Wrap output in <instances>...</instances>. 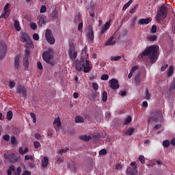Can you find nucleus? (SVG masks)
Returning a JSON list of instances; mask_svg holds the SVG:
<instances>
[{
    "label": "nucleus",
    "instance_id": "obj_22",
    "mask_svg": "<svg viewBox=\"0 0 175 175\" xmlns=\"http://www.w3.org/2000/svg\"><path fill=\"white\" fill-rule=\"evenodd\" d=\"M135 83L137 85H140V83H142V79H140V74L138 73L135 76Z\"/></svg>",
    "mask_w": 175,
    "mask_h": 175
},
{
    "label": "nucleus",
    "instance_id": "obj_58",
    "mask_svg": "<svg viewBox=\"0 0 175 175\" xmlns=\"http://www.w3.org/2000/svg\"><path fill=\"white\" fill-rule=\"evenodd\" d=\"M167 66H169L168 64H165V65L161 66V72H165V70H166V69H167Z\"/></svg>",
    "mask_w": 175,
    "mask_h": 175
},
{
    "label": "nucleus",
    "instance_id": "obj_35",
    "mask_svg": "<svg viewBox=\"0 0 175 175\" xmlns=\"http://www.w3.org/2000/svg\"><path fill=\"white\" fill-rule=\"evenodd\" d=\"M23 172V170L21 169V167H18L16 170L14 171V174L15 175H20L21 174V172Z\"/></svg>",
    "mask_w": 175,
    "mask_h": 175
},
{
    "label": "nucleus",
    "instance_id": "obj_17",
    "mask_svg": "<svg viewBox=\"0 0 175 175\" xmlns=\"http://www.w3.org/2000/svg\"><path fill=\"white\" fill-rule=\"evenodd\" d=\"M137 167H129L126 170V172L128 175H136V173H137V170H136Z\"/></svg>",
    "mask_w": 175,
    "mask_h": 175
},
{
    "label": "nucleus",
    "instance_id": "obj_32",
    "mask_svg": "<svg viewBox=\"0 0 175 175\" xmlns=\"http://www.w3.org/2000/svg\"><path fill=\"white\" fill-rule=\"evenodd\" d=\"M102 100H103V102H107V92L104 91L103 92Z\"/></svg>",
    "mask_w": 175,
    "mask_h": 175
},
{
    "label": "nucleus",
    "instance_id": "obj_64",
    "mask_svg": "<svg viewBox=\"0 0 175 175\" xmlns=\"http://www.w3.org/2000/svg\"><path fill=\"white\" fill-rule=\"evenodd\" d=\"M22 175H31V172L26 170L22 174Z\"/></svg>",
    "mask_w": 175,
    "mask_h": 175
},
{
    "label": "nucleus",
    "instance_id": "obj_29",
    "mask_svg": "<svg viewBox=\"0 0 175 175\" xmlns=\"http://www.w3.org/2000/svg\"><path fill=\"white\" fill-rule=\"evenodd\" d=\"M12 118H13V112L12 111H9L7 112V120L8 121H12Z\"/></svg>",
    "mask_w": 175,
    "mask_h": 175
},
{
    "label": "nucleus",
    "instance_id": "obj_28",
    "mask_svg": "<svg viewBox=\"0 0 175 175\" xmlns=\"http://www.w3.org/2000/svg\"><path fill=\"white\" fill-rule=\"evenodd\" d=\"M75 122H77L78 124L84 122V118H83V117H81V116H76Z\"/></svg>",
    "mask_w": 175,
    "mask_h": 175
},
{
    "label": "nucleus",
    "instance_id": "obj_24",
    "mask_svg": "<svg viewBox=\"0 0 175 175\" xmlns=\"http://www.w3.org/2000/svg\"><path fill=\"white\" fill-rule=\"evenodd\" d=\"M14 27L16 31H21V27H20V23H18V21H14Z\"/></svg>",
    "mask_w": 175,
    "mask_h": 175
},
{
    "label": "nucleus",
    "instance_id": "obj_34",
    "mask_svg": "<svg viewBox=\"0 0 175 175\" xmlns=\"http://www.w3.org/2000/svg\"><path fill=\"white\" fill-rule=\"evenodd\" d=\"M157 38L158 37L155 35L149 36H148V40H149L150 42H154V40L157 39Z\"/></svg>",
    "mask_w": 175,
    "mask_h": 175
},
{
    "label": "nucleus",
    "instance_id": "obj_10",
    "mask_svg": "<svg viewBox=\"0 0 175 175\" xmlns=\"http://www.w3.org/2000/svg\"><path fill=\"white\" fill-rule=\"evenodd\" d=\"M68 54L70 59H76L77 57V51H76L75 45L70 44L69 49H68Z\"/></svg>",
    "mask_w": 175,
    "mask_h": 175
},
{
    "label": "nucleus",
    "instance_id": "obj_4",
    "mask_svg": "<svg viewBox=\"0 0 175 175\" xmlns=\"http://www.w3.org/2000/svg\"><path fill=\"white\" fill-rule=\"evenodd\" d=\"M21 42H23V43H25V46L27 49H33V43H32V40H31V38H29V36L28 33L22 31L21 32Z\"/></svg>",
    "mask_w": 175,
    "mask_h": 175
},
{
    "label": "nucleus",
    "instance_id": "obj_48",
    "mask_svg": "<svg viewBox=\"0 0 175 175\" xmlns=\"http://www.w3.org/2000/svg\"><path fill=\"white\" fill-rule=\"evenodd\" d=\"M106 154H107V150H106L105 149H102L99 151L100 155H106Z\"/></svg>",
    "mask_w": 175,
    "mask_h": 175
},
{
    "label": "nucleus",
    "instance_id": "obj_6",
    "mask_svg": "<svg viewBox=\"0 0 175 175\" xmlns=\"http://www.w3.org/2000/svg\"><path fill=\"white\" fill-rule=\"evenodd\" d=\"M4 158L5 159H8L10 162L12 163H15V162H17L18 161V158H20V156L16 153H5L4 154Z\"/></svg>",
    "mask_w": 175,
    "mask_h": 175
},
{
    "label": "nucleus",
    "instance_id": "obj_11",
    "mask_svg": "<svg viewBox=\"0 0 175 175\" xmlns=\"http://www.w3.org/2000/svg\"><path fill=\"white\" fill-rule=\"evenodd\" d=\"M16 90V94H21L24 98L27 96V88H25V87L21 85H18Z\"/></svg>",
    "mask_w": 175,
    "mask_h": 175
},
{
    "label": "nucleus",
    "instance_id": "obj_2",
    "mask_svg": "<svg viewBox=\"0 0 175 175\" xmlns=\"http://www.w3.org/2000/svg\"><path fill=\"white\" fill-rule=\"evenodd\" d=\"M159 46H150L140 54L141 58H144V57L148 55L151 64H155L158 60V57H159Z\"/></svg>",
    "mask_w": 175,
    "mask_h": 175
},
{
    "label": "nucleus",
    "instance_id": "obj_18",
    "mask_svg": "<svg viewBox=\"0 0 175 175\" xmlns=\"http://www.w3.org/2000/svg\"><path fill=\"white\" fill-rule=\"evenodd\" d=\"M116 43V42L114 40V37L111 36L109 39H108V40L106 41L105 46H114Z\"/></svg>",
    "mask_w": 175,
    "mask_h": 175
},
{
    "label": "nucleus",
    "instance_id": "obj_3",
    "mask_svg": "<svg viewBox=\"0 0 175 175\" xmlns=\"http://www.w3.org/2000/svg\"><path fill=\"white\" fill-rule=\"evenodd\" d=\"M162 120V111H156L150 113V116L148 118V124H154V122H161Z\"/></svg>",
    "mask_w": 175,
    "mask_h": 175
},
{
    "label": "nucleus",
    "instance_id": "obj_60",
    "mask_svg": "<svg viewBox=\"0 0 175 175\" xmlns=\"http://www.w3.org/2000/svg\"><path fill=\"white\" fill-rule=\"evenodd\" d=\"M33 39L34 40H39V35L38 33H34L33 35Z\"/></svg>",
    "mask_w": 175,
    "mask_h": 175
},
{
    "label": "nucleus",
    "instance_id": "obj_9",
    "mask_svg": "<svg viewBox=\"0 0 175 175\" xmlns=\"http://www.w3.org/2000/svg\"><path fill=\"white\" fill-rule=\"evenodd\" d=\"M45 38L49 44H54V43H55V39L53 36V33L51 32V30L49 29L46 30Z\"/></svg>",
    "mask_w": 175,
    "mask_h": 175
},
{
    "label": "nucleus",
    "instance_id": "obj_41",
    "mask_svg": "<svg viewBox=\"0 0 175 175\" xmlns=\"http://www.w3.org/2000/svg\"><path fill=\"white\" fill-rule=\"evenodd\" d=\"M92 87L94 91H98V90H99V85H98V83L95 82L92 83Z\"/></svg>",
    "mask_w": 175,
    "mask_h": 175
},
{
    "label": "nucleus",
    "instance_id": "obj_52",
    "mask_svg": "<svg viewBox=\"0 0 175 175\" xmlns=\"http://www.w3.org/2000/svg\"><path fill=\"white\" fill-rule=\"evenodd\" d=\"M46 10V5H42L40 10V13H45Z\"/></svg>",
    "mask_w": 175,
    "mask_h": 175
},
{
    "label": "nucleus",
    "instance_id": "obj_47",
    "mask_svg": "<svg viewBox=\"0 0 175 175\" xmlns=\"http://www.w3.org/2000/svg\"><path fill=\"white\" fill-rule=\"evenodd\" d=\"M30 116H31V118L33 119V124H35V122H36V116H35L34 113H31Z\"/></svg>",
    "mask_w": 175,
    "mask_h": 175
},
{
    "label": "nucleus",
    "instance_id": "obj_63",
    "mask_svg": "<svg viewBox=\"0 0 175 175\" xmlns=\"http://www.w3.org/2000/svg\"><path fill=\"white\" fill-rule=\"evenodd\" d=\"M8 170H11L12 172H15L16 167H14V165H11L9 167Z\"/></svg>",
    "mask_w": 175,
    "mask_h": 175
},
{
    "label": "nucleus",
    "instance_id": "obj_54",
    "mask_svg": "<svg viewBox=\"0 0 175 175\" xmlns=\"http://www.w3.org/2000/svg\"><path fill=\"white\" fill-rule=\"evenodd\" d=\"M34 137H36V139L37 140H40V139H42V136H40V134L37 133L34 135Z\"/></svg>",
    "mask_w": 175,
    "mask_h": 175
},
{
    "label": "nucleus",
    "instance_id": "obj_19",
    "mask_svg": "<svg viewBox=\"0 0 175 175\" xmlns=\"http://www.w3.org/2000/svg\"><path fill=\"white\" fill-rule=\"evenodd\" d=\"M151 23V18H141L139 21V24L140 25H144V24H150Z\"/></svg>",
    "mask_w": 175,
    "mask_h": 175
},
{
    "label": "nucleus",
    "instance_id": "obj_44",
    "mask_svg": "<svg viewBox=\"0 0 175 175\" xmlns=\"http://www.w3.org/2000/svg\"><path fill=\"white\" fill-rule=\"evenodd\" d=\"M52 17L54 18H58V11L54 10L52 13Z\"/></svg>",
    "mask_w": 175,
    "mask_h": 175
},
{
    "label": "nucleus",
    "instance_id": "obj_42",
    "mask_svg": "<svg viewBox=\"0 0 175 175\" xmlns=\"http://www.w3.org/2000/svg\"><path fill=\"white\" fill-rule=\"evenodd\" d=\"M131 121H132V118H131L130 116L127 117L124 121L125 125H128V124H130Z\"/></svg>",
    "mask_w": 175,
    "mask_h": 175
},
{
    "label": "nucleus",
    "instance_id": "obj_33",
    "mask_svg": "<svg viewBox=\"0 0 175 175\" xmlns=\"http://www.w3.org/2000/svg\"><path fill=\"white\" fill-rule=\"evenodd\" d=\"M169 146H170V140L166 139L163 142V146L165 147V148H167V147H169Z\"/></svg>",
    "mask_w": 175,
    "mask_h": 175
},
{
    "label": "nucleus",
    "instance_id": "obj_61",
    "mask_svg": "<svg viewBox=\"0 0 175 175\" xmlns=\"http://www.w3.org/2000/svg\"><path fill=\"white\" fill-rule=\"evenodd\" d=\"M37 66L40 70L43 69V66H42V63L40 62H37Z\"/></svg>",
    "mask_w": 175,
    "mask_h": 175
},
{
    "label": "nucleus",
    "instance_id": "obj_57",
    "mask_svg": "<svg viewBox=\"0 0 175 175\" xmlns=\"http://www.w3.org/2000/svg\"><path fill=\"white\" fill-rule=\"evenodd\" d=\"M101 80H109V75H102Z\"/></svg>",
    "mask_w": 175,
    "mask_h": 175
},
{
    "label": "nucleus",
    "instance_id": "obj_56",
    "mask_svg": "<svg viewBox=\"0 0 175 175\" xmlns=\"http://www.w3.org/2000/svg\"><path fill=\"white\" fill-rule=\"evenodd\" d=\"M3 137L5 142H9V140H10V136L9 135H5Z\"/></svg>",
    "mask_w": 175,
    "mask_h": 175
},
{
    "label": "nucleus",
    "instance_id": "obj_37",
    "mask_svg": "<svg viewBox=\"0 0 175 175\" xmlns=\"http://www.w3.org/2000/svg\"><path fill=\"white\" fill-rule=\"evenodd\" d=\"M10 140H11V144H12V146H14V144L17 143V139H16V137L13 135L11 137Z\"/></svg>",
    "mask_w": 175,
    "mask_h": 175
},
{
    "label": "nucleus",
    "instance_id": "obj_50",
    "mask_svg": "<svg viewBox=\"0 0 175 175\" xmlns=\"http://www.w3.org/2000/svg\"><path fill=\"white\" fill-rule=\"evenodd\" d=\"M9 8H10V4L6 3L3 8L4 12H9Z\"/></svg>",
    "mask_w": 175,
    "mask_h": 175
},
{
    "label": "nucleus",
    "instance_id": "obj_53",
    "mask_svg": "<svg viewBox=\"0 0 175 175\" xmlns=\"http://www.w3.org/2000/svg\"><path fill=\"white\" fill-rule=\"evenodd\" d=\"M10 88H14V87H16V82H14L13 81H10Z\"/></svg>",
    "mask_w": 175,
    "mask_h": 175
},
{
    "label": "nucleus",
    "instance_id": "obj_39",
    "mask_svg": "<svg viewBox=\"0 0 175 175\" xmlns=\"http://www.w3.org/2000/svg\"><path fill=\"white\" fill-rule=\"evenodd\" d=\"M25 161H29V159H31V161H33L34 158H33V156L32 155H25Z\"/></svg>",
    "mask_w": 175,
    "mask_h": 175
},
{
    "label": "nucleus",
    "instance_id": "obj_36",
    "mask_svg": "<svg viewBox=\"0 0 175 175\" xmlns=\"http://www.w3.org/2000/svg\"><path fill=\"white\" fill-rule=\"evenodd\" d=\"M111 61H120L121 56H111L110 57Z\"/></svg>",
    "mask_w": 175,
    "mask_h": 175
},
{
    "label": "nucleus",
    "instance_id": "obj_25",
    "mask_svg": "<svg viewBox=\"0 0 175 175\" xmlns=\"http://www.w3.org/2000/svg\"><path fill=\"white\" fill-rule=\"evenodd\" d=\"M145 99H147V100H150V99H151V94H150V91L148 90V88L146 89Z\"/></svg>",
    "mask_w": 175,
    "mask_h": 175
},
{
    "label": "nucleus",
    "instance_id": "obj_1",
    "mask_svg": "<svg viewBox=\"0 0 175 175\" xmlns=\"http://www.w3.org/2000/svg\"><path fill=\"white\" fill-rule=\"evenodd\" d=\"M85 55V51H82V56L81 57L80 60H77L75 62V68L78 72H81L83 70L84 73H88L92 69L90 61L87 59Z\"/></svg>",
    "mask_w": 175,
    "mask_h": 175
},
{
    "label": "nucleus",
    "instance_id": "obj_49",
    "mask_svg": "<svg viewBox=\"0 0 175 175\" xmlns=\"http://www.w3.org/2000/svg\"><path fill=\"white\" fill-rule=\"evenodd\" d=\"M33 146L35 148H39V147H40V143L38 141H36L33 142Z\"/></svg>",
    "mask_w": 175,
    "mask_h": 175
},
{
    "label": "nucleus",
    "instance_id": "obj_59",
    "mask_svg": "<svg viewBox=\"0 0 175 175\" xmlns=\"http://www.w3.org/2000/svg\"><path fill=\"white\" fill-rule=\"evenodd\" d=\"M78 31H83V22H81L78 25Z\"/></svg>",
    "mask_w": 175,
    "mask_h": 175
},
{
    "label": "nucleus",
    "instance_id": "obj_8",
    "mask_svg": "<svg viewBox=\"0 0 175 175\" xmlns=\"http://www.w3.org/2000/svg\"><path fill=\"white\" fill-rule=\"evenodd\" d=\"M8 51V45L4 42H0V59H3Z\"/></svg>",
    "mask_w": 175,
    "mask_h": 175
},
{
    "label": "nucleus",
    "instance_id": "obj_55",
    "mask_svg": "<svg viewBox=\"0 0 175 175\" xmlns=\"http://www.w3.org/2000/svg\"><path fill=\"white\" fill-rule=\"evenodd\" d=\"M138 66H135L131 68V73H135V72H136V70H137L138 69Z\"/></svg>",
    "mask_w": 175,
    "mask_h": 175
},
{
    "label": "nucleus",
    "instance_id": "obj_12",
    "mask_svg": "<svg viewBox=\"0 0 175 175\" xmlns=\"http://www.w3.org/2000/svg\"><path fill=\"white\" fill-rule=\"evenodd\" d=\"M109 85L112 90H118L120 88L118 81L116 79H112L109 81Z\"/></svg>",
    "mask_w": 175,
    "mask_h": 175
},
{
    "label": "nucleus",
    "instance_id": "obj_62",
    "mask_svg": "<svg viewBox=\"0 0 175 175\" xmlns=\"http://www.w3.org/2000/svg\"><path fill=\"white\" fill-rule=\"evenodd\" d=\"M18 152L21 155H24V150L23 149V147L19 148Z\"/></svg>",
    "mask_w": 175,
    "mask_h": 175
},
{
    "label": "nucleus",
    "instance_id": "obj_21",
    "mask_svg": "<svg viewBox=\"0 0 175 175\" xmlns=\"http://www.w3.org/2000/svg\"><path fill=\"white\" fill-rule=\"evenodd\" d=\"M29 63L28 62V55L23 57V66H25V70H28V66Z\"/></svg>",
    "mask_w": 175,
    "mask_h": 175
},
{
    "label": "nucleus",
    "instance_id": "obj_51",
    "mask_svg": "<svg viewBox=\"0 0 175 175\" xmlns=\"http://www.w3.org/2000/svg\"><path fill=\"white\" fill-rule=\"evenodd\" d=\"M151 33H156L157 32V26L156 25H153L151 28Z\"/></svg>",
    "mask_w": 175,
    "mask_h": 175
},
{
    "label": "nucleus",
    "instance_id": "obj_14",
    "mask_svg": "<svg viewBox=\"0 0 175 175\" xmlns=\"http://www.w3.org/2000/svg\"><path fill=\"white\" fill-rule=\"evenodd\" d=\"M110 28V20L109 22H107L104 26L102 27L100 29V35H103Z\"/></svg>",
    "mask_w": 175,
    "mask_h": 175
},
{
    "label": "nucleus",
    "instance_id": "obj_13",
    "mask_svg": "<svg viewBox=\"0 0 175 175\" xmlns=\"http://www.w3.org/2000/svg\"><path fill=\"white\" fill-rule=\"evenodd\" d=\"M86 34L90 41L94 42V31L90 25L88 27Z\"/></svg>",
    "mask_w": 175,
    "mask_h": 175
},
{
    "label": "nucleus",
    "instance_id": "obj_38",
    "mask_svg": "<svg viewBox=\"0 0 175 175\" xmlns=\"http://www.w3.org/2000/svg\"><path fill=\"white\" fill-rule=\"evenodd\" d=\"M30 28H31L33 30H35L38 28V25L36 23L31 22L30 23Z\"/></svg>",
    "mask_w": 175,
    "mask_h": 175
},
{
    "label": "nucleus",
    "instance_id": "obj_45",
    "mask_svg": "<svg viewBox=\"0 0 175 175\" xmlns=\"http://www.w3.org/2000/svg\"><path fill=\"white\" fill-rule=\"evenodd\" d=\"M139 8V5L137 4L135 5L131 10H130V13L133 14L135 12H136V9Z\"/></svg>",
    "mask_w": 175,
    "mask_h": 175
},
{
    "label": "nucleus",
    "instance_id": "obj_43",
    "mask_svg": "<svg viewBox=\"0 0 175 175\" xmlns=\"http://www.w3.org/2000/svg\"><path fill=\"white\" fill-rule=\"evenodd\" d=\"M9 17V14H8V12H5L0 16V18H8Z\"/></svg>",
    "mask_w": 175,
    "mask_h": 175
},
{
    "label": "nucleus",
    "instance_id": "obj_16",
    "mask_svg": "<svg viewBox=\"0 0 175 175\" xmlns=\"http://www.w3.org/2000/svg\"><path fill=\"white\" fill-rule=\"evenodd\" d=\"M37 20H38V24L40 25V27H42L43 24H46V16L43 15H39L37 17Z\"/></svg>",
    "mask_w": 175,
    "mask_h": 175
},
{
    "label": "nucleus",
    "instance_id": "obj_26",
    "mask_svg": "<svg viewBox=\"0 0 175 175\" xmlns=\"http://www.w3.org/2000/svg\"><path fill=\"white\" fill-rule=\"evenodd\" d=\"M133 2V1L130 0L127 3H126L122 8V10H126V9H128V8H129V6H131V5H132Z\"/></svg>",
    "mask_w": 175,
    "mask_h": 175
},
{
    "label": "nucleus",
    "instance_id": "obj_7",
    "mask_svg": "<svg viewBox=\"0 0 175 175\" xmlns=\"http://www.w3.org/2000/svg\"><path fill=\"white\" fill-rule=\"evenodd\" d=\"M54 55V51L53 49L49 48L47 51L42 53V58L45 62H50L53 55Z\"/></svg>",
    "mask_w": 175,
    "mask_h": 175
},
{
    "label": "nucleus",
    "instance_id": "obj_31",
    "mask_svg": "<svg viewBox=\"0 0 175 175\" xmlns=\"http://www.w3.org/2000/svg\"><path fill=\"white\" fill-rule=\"evenodd\" d=\"M173 70H174L173 66H170L169 67L168 71H167V77H170V76L173 75Z\"/></svg>",
    "mask_w": 175,
    "mask_h": 175
},
{
    "label": "nucleus",
    "instance_id": "obj_27",
    "mask_svg": "<svg viewBox=\"0 0 175 175\" xmlns=\"http://www.w3.org/2000/svg\"><path fill=\"white\" fill-rule=\"evenodd\" d=\"M81 139L84 142H90V140H91V137L90 135H84L81 136Z\"/></svg>",
    "mask_w": 175,
    "mask_h": 175
},
{
    "label": "nucleus",
    "instance_id": "obj_30",
    "mask_svg": "<svg viewBox=\"0 0 175 175\" xmlns=\"http://www.w3.org/2000/svg\"><path fill=\"white\" fill-rule=\"evenodd\" d=\"M134 132H135V129L129 128V129H127L126 132V135H128V136H131V135H133Z\"/></svg>",
    "mask_w": 175,
    "mask_h": 175
},
{
    "label": "nucleus",
    "instance_id": "obj_23",
    "mask_svg": "<svg viewBox=\"0 0 175 175\" xmlns=\"http://www.w3.org/2000/svg\"><path fill=\"white\" fill-rule=\"evenodd\" d=\"M48 165H49V158H47L46 157H44L42 160V167H47Z\"/></svg>",
    "mask_w": 175,
    "mask_h": 175
},
{
    "label": "nucleus",
    "instance_id": "obj_40",
    "mask_svg": "<svg viewBox=\"0 0 175 175\" xmlns=\"http://www.w3.org/2000/svg\"><path fill=\"white\" fill-rule=\"evenodd\" d=\"M139 162H141V163L144 164L146 162V159L144 158V156H139Z\"/></svg>",
    "mask_w": 175,
    "mask_h": 175
},
{
    "label": "nucleus",
    "instance_id": "obj_20",
    "mask_svg": "<svg viewBox=\"0 0 175 175\" xmlns=\"http://www.w3.org/2000/svg\"><path fill=\"white\" fill-rule=\"evenodd\" d=\"M53 125L56 131H57V128H59V126H61V119L59 118V117L55 118L53 121Z\"/></svg>",
    "mask_w": 175,
    "mask_h": 175
},
{
    "label": "nucleus",
    "instance_id": "obj_15",
    "mask_svg": "<svg viewBox=\"0 0 175 175\" xmlns=\"http://www.w3.org/2000/svg\"><path fill=\"white\" fill-rule=\"evenodd\" d=\"M20 66H21V60H20V57L18 56H16L14 58V68L20 69Z\"/></svg>",
    "mask_w": 175,
    "mask_h": 175
},
{
    "label": "nucleus",
    "instance_id": "obj_5",
    "mask_svg": "<svg viewBox=\"0 0 175 175\" xmlns=\"http://www.w3.org/2000/svg\"><path fill=\"white\" fill-rule=\"evenodd\" d=\"M167 16V10L166 7L164 5H161L157 13L156 21H157V23H161V21H163V20H165V18H166Z\"/></svg>",
    "mask_w": 175,
    "mask_h": 175
},
{
    "label": "nucleus",
    "instance_id": "obj_46",
    "mask_svg": "<svg viewBox=\"0 0 175 175\" xmlns=\"http://www.w3.org/2000/svg\"><path fill=\"white\" fill-rule=\"evenodd\" d=\"M68 150H69V148H68L62 149V150H59V154H66V152L68 151Z\"/></svg>",
    "mask_w": 175,
    "mask_h": 175
}]
</instances>
